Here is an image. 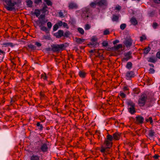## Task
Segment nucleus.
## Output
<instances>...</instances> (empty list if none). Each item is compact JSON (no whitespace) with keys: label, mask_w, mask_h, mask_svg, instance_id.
Masks as SVG:
<instances>
[{"label":"nucleus","mask_w":160,"mask_h":160,"mask_svg":"<svg viewBox=\"0 0 160 160\" xmlns=\"http://www.w3.org/2000/svg\"><path fill=\"white\" fill-rule=\"evenodd\" d=\"M112 141H108L106 139L105 140L104 145L106 147H104L103 146H102L100 150V152L103 154V155H106L108 154H110L109 149L112 147Z\"/></svg>","instance_id":"1"},{"label":"nucleus","mask_w":160,"mask_h":160,"mask_svg":"<svg viewBox=\"0 0 160 160\" xmlns=\"http://www.w3.org/2000/svg\"><path fill=\"white\" fill-rule=\"evenodd\" d=\"M6 5L5 7L9 11H12L15 9L14 6L17 4L16 2L12 0H5Z\"/></svg>","instance_id":"2"},{"label":"nucleus","mask_w":160,"mask_h":160,"mask_svg":"<svg viewBox=\"0 0 160 160\" xmlns=\"http://www.w3.org/2000/svg\"><path fill=\"white\" fill-rule=\"evenodd\" d=\"M128 109L129 112L131 114H133L136 112L135 104L132 101H130L128 102Z\"/></svg>","instance_id":"3"},{"label":"nucleus","mask_w":160,"mask_h":160,"mask_svg":"<svg viewBox=\"0 0 160 160\" xmlns=\"http://www.w3.org/2000/svg\"><path fill=\"white\" fill-rule=\"evenodd\" d=\"M64 47L63 44L60 45H51L52 50L54 52L59 51Z\"/></svg>","instance_id":"4"},{"label":"nucleus","mask_w":160,"mask_h":160,"mask_svg":"<svg viewBox=\"0 0 160 160\" xmlns=\"http://www.w3.org/2000/svg\"><path fill=\"white\" fill-rule=\"evenodd\" d=\"M147 99V96L145 94H143L141 95V98L138 101V104L140 106H143L145 104V102Z\"/></svg>","instance_id":"5"},{"label":"nucleus","mask_w":160,"mask_h":160,"mask_svg":"<svg viewBox=\"0 0 160 160\" xmlns=\"http://www.w3.org/2000/svg\"><path fill=\"white\" fill-rule=\"evenodd\" d=\"M124 56L125 57L122 59V61L124 62L127 61L132 58V52H128L125 53Z\"/></svg>","instance_id":"6"},{"label":"nucleus","mask_w":160,"mask_h":160,"mask_svg":"<svg viewBox=\"0 0 160 160\" xmlns=\"http://www.w3.org/2000/svg\"><path fill=\"white\" fill-rule=\"evenodd\" d=\"M136 119V123L138 124H142L144 120L143 118L140 116H136L135 118Z\"/></svg>","instance_id":"7"},{"label":"nucleus","mask_w":160,"mask_h":160,"mask_svg":"<svg viewBox=\"0 0 160 160\" xmlns=\"http://www.w3.org/2000/svg\"><path fill=\"white\" fill-rule=\"evenodd\" d=\"M40 156L37 154L32 153L30 157V160H40Z\"/></svg>","instance_id":"8"},{"label":"nucleus","mask_w":160,"mask_h":160,"mask_svg":"<svg viewBox=\"0 0 160 160\" xmlns=\"http://www.w3.org/2000/svg\"><path fill=\"white\" fill-rule=\"evenodd\" d=\"M123 43L126 47H129L131 46L132 43V40L131 39H128L125 40Z\"/></svg>","instance_id":"9"},{"label":"nucleus","mask_w":160,"mask_h":160,"mask_svg":"<svg viewBox=\"0 0 160 160\" xmlns=\"http://www.w3.org/2000/svg\"><path fill=\"white\" fill-rule=\"evenodd\" d=\"M134 76V73L133 71H129L127 72L126 75V78L127 79H129L133 77Z\"/></svg>","instance_id":"10"},{"label":"nucleus","mask_w":160,"mask_h":160,"mask_svg":"<svg viewBox=\"0 0 160 160\" xmlns=\"http://www.w3.org/2000/svg\"><path fill=\"white\" fill-rule=\"evenodd\" d=\"M40 149L43 152H47L48 149L47 144L45 143L42 144L41 146Z\"/></svg>","instance_id":"11"},{"label":"nucleus","mask_w":160,"mask_h":160,"mask_svg":"<svg viewBox=\"0 0 160 160\" xmlns=\"http://www.w3.org/2000/svg\"><path fill=\"white\" fill-rule=\"evenodd\" d=\"M98 5L99 6H106L107 5V3L106 0H97Z\"/></svg>","instance_id":"12"},{"label":"nucleus","mask_w":160,"mask_h":160,"mask_svg":"<svg viewBox=\"0 0 160 160\" xmlns=\"http://www.w3.org/2000/svg\"><path fill=\"white\" fill-rule=\"evenodd\" d=\"M39 27L41 30L45 32L46 33L49 32V30L46 27L43 26V25H40Z\"/></svg>","instance_id":"13"},{"label":"nucleus","mask_w":160,"mask_h":160,"mask_svg":"<svg viewBox=\"0 0 160 160\" xmlns=\"http://www.w3.org/2000/svg\"><path fill=\"white\" fill-rule=\"evenodd\" d=\"M77 5L75 3L72 2L69 4V8L70 9L77 8Z\"/></svg>","instance_id":"14"},{"label":"nucleus","mask_w":160,"mask_h":160,"mask_svg":"<svg viewBox=\"0 0 160 160\" xmlns=\"http://www.w3.org/2000/svg\"><path fill=\"white\" fill-rule=\"evenodd\" d=\"M120 133H115L113 134V139L115 140H118L120 137Z\"/></svg>","instance_id":"15"},{"label":"nucleus","mask_w":160,"mask_h":160,"mask_svg":"<svg viewBox=\"0 0 160 160\" xmlns=\"http://www.w3.org/2000/svg\"><path fill=\"white\" fill-rule=\"evenodd\" d=\"M155 134V132L154 130H149L148 132V136L149 138H152L154 135Z\"/></svg>","instance_id":"16"},{"label":"nucleus","mask_w":160,"mask_h":160,"mask_svg":"<svg viewBox=\"0 0 160 160\" xmlns=\"http://www.w3.org/2000/svg\"><path fill=\"white\" fill-rule=\"evenodd\" d=\"M48 21L47 19L44 18V19L39 20L38 23V22H37V23L38 24H40V25H43L44 23L47 22Z\"/></svg>","instance_id":"17"},{"label":"nucleus","mask_w":160,"mask_h":160,"mask_svg":"<svg viewBox=\"0 0 160 160\" xmlns=\"http://www.w3.org/2000/svg\"><path fill=\"white\" fill-rule=\"evenodd\" d=\"M130 22L133 25H136L138 23L137 20L134 18H132L130 20Z\"/></svg>","instance_id":"18"},{"label":"nucleus","mask_w":160,"mask_h":160,"mask_svg":"<svg viewBox=\"0 0 160 160\" xmlns=\"http://www.w3.org/2000/svg\"><path fill=\"white\" fill-rule=\"evenodd\" d=\"M119 18V16L113 15L112 17V20L113 22H118V21Z\"/></svg>","instance_id":"19"},{"label":"nucleus","mask_w":160,"mask_h":160,"mask_svg":"<svg viewBox=\"0 0 160 160\" xmlns=\"http://www.w3.org/2000/svg\"><path fill=\"white\" fill-rule=\"evenodd\" d=\"M75 39L76 42L77 43L79 44L82 43L83 42L85 41L84 39H81L80 38H76Z\"/></svg>","instance_id":"20"},{"label":"nucleus","mask_w":160,"mask_h":160,"mask_svg":"<svg viewBox=\"0 0 160 160\" xmlns=\"http://www.w3.org/2000/svg\"><path fill=\"white\" fill-rule=\"evenodd\" d=\"M2 45L5 46V47L10 46L11 47H12L14 46L13 43L11 42H5L3 43Z\"/></svg>","instance_id":"21"},{"label":"nucleus","mask_w":160,"mask_h":160,"mask_svg":"<svg viewBox=\"0 0 160 160\" xmlns=\"http://www.w3.org/2000/svg\"><path fill=\"white\" fill-rule=\"evenodd\" d=\"M63 31L62 30H59L58 31L57 33L58 34V38L59 37H61L63 36Z\"/></svg>","instance_id":"22"},{"label":"nucleus","mask_w":160,"mask_h":160,"mask_svg":"<svg viewBox=\"0 0 160 160\" xmlns=\"http://www.w3.org/2000/svg\"><path fill=\"white\" fill-rule=\"evenodd\" d=\"M106 139L112 142V140L113 139V137L110 135L108 134Z\"/></svg>","instance_id":"23"},{"label":"nucleus","mask_w":160,"mask_h":160,"mask_svg":"<svg viewBox=\"0 0 160 160\" xmlns=\"http://www.w3.org/2000/svg\"><path fill=\"white\" fill-rule=\"evenodd\" d=\"M79 75L81 78H84L86 74L85 72L80 71L79 72Z\"/></svg>","instance_id":"24"},{"label":"nucleus","mask_w":160,"mask_h":160,"mask_svg":"<svg viewBox=\"0 0 160 160\" xmlns=\"http://www.w3.org/2000/svg\"><path fill=\"white\" fill-rule=\"evenodd\" d=\"M34 13L37 17H38L40 14V10L39 9H35Z\"/></svg>","instance_id":"25"},{"label":"nucleus","mask_w":160,"mask_h":160,"mask_svg":"<svg viewBox=\"0 0 160 160\" xmlns=\"http://www.w3.org/2000/svg\"><path fill=\"white\" fill-rule=\"evenodd\" d=\"M98 1L96 0V1H94V2H92L90 4V5L92 7H95L96 5H98Z\"/></svg>","instance_id":"26"},{"label":"nucleus","mask_w":160,"mask_h":160,"mask_svg":"<svg viewBox=\"0 0 160 160\" xmlns=\"http://www.w3.org/2000/svg\"><path fill=\"white\" fill-rule=\"evenodd\" d=\"M132 64L131 62H128L127 63L126 67L127 68L130 69L132 68Z\"/></svg>","instance_id":"27"},{"label":"nucleus","mask_w":160,"mask_h":160,"mask_svg":"<svg viewBox=\"0 0 160 160\" xmlns=\"http://www.w3.org/2000/svg\"><path fill=\"white\" fill-rule=\"evenodd\" d=\"M148 61L149 62L153 63H155L156 62L155 58L152 57L149 58Z\"/></svg>","instance_id":"28"},{"label":"nucleus","mask_w":160,"mask_h":160,"mask_svg":"<svg viewBox=\"0 0 160 160\" xmlns=\"http://www.w3.org/2000/svg\"><path fill=\"white\" fill-rule=\"evenodd\" d=\"M28 47L32 50H34L36 49V47L31 44L28 45Z\"/></svg>","instance_id":"29"},{"label":"nucleus","mask_w":160,"mask_h":160,"mask_svg":"<svg viewBox=\"0 0 160 160\" xmlns=\"http://www.w3.org/2000/svg\"><path fill=\"white\" fill-rule=\"evenodd\" d=\"M78 32L81 34L83 35L84 33V31L83 29L81 28H78Z\"/></svg>","instance_id":"30"},{"label":"nucleus","mask_w":160,"mask_h":160,"mask_svg":"<svg viewBox=\"0 0 160 160\" xmlns=\"http://www.w3.org/2000/svg\"><path fill=\"white\" fill-rule=\"evenodd\" d=\"M37 127H39L38 129L40 130H42V129L43 126L42 124H40V122H38L37 123Z\"/></svg>","instance_id":"31"},{"label":"nucleus","mask_w":160,"mask_h":160,"mask_svg":"<svg viewBox=\"0 0 160 160\" xmlns=\"http://www.w3.org/2000/svg\"><path fill=\"white\" fill-rule=\"evenodd\" d=\"M150 48L148 47L145 48L143 50V53L145 54H147L150 51Z\"/></svg>","instance_id":"32"},{"label":"nucleus","mask_w":160,"mask_h":160,"mask_svg":"<svg viewBox=\"0 0 160 160\" xmlns=\"http://www.w3.org/2000/svg\"><path fill=\"white\" fill-rule=\"evenodd\" d=\"M122 48V45L121 44H119L117 46H115L114 47V48L116 50H118L120 48Z\"/></svg>","instance_id":"33"},{"label":"nucleus","mask_w":160,"mask_h":160,"mask_svg":"<svg viewBox=\"0 0 160 160\" xmlns=\"http://www.w3.org/2000/svg\"><path fill=\"white\" fill-rule=\"evenodd\" d=\"M50 38V37L48 35H43L42 38V40H49Z\"/></svg>","instance_id":"34"},{"label":"nucleus","mask_w":160,"mask_h":160,"mask_svg":"<svg viewBox=\"0 0 160 160\" xmlns=\"http://www.w3.org/2000/svg\"><path fill=\"white\" fill-rule=\"evenodd\" d=\"M91 26L89 24H86L85 25L84 29L85 30H87L91 28Z\"/></svg>","instance_id":"35"},{"label":"nucleus","mask_w":160,"mask_h":160,"mask_svg":"<svg viewBox=\"0 0 160 160\" xmlns=\"http://www.w3.org/2000/svg\"><path fill=\"white\" fill-rule=\"evenodd\" d=\"M98 42H90L88 44V45H91L93 47H94L97 45H98Z\"/></svg>","instance_id":"36"},{"label":"nucleus","mask_w":160,"mask_h":160,"mask_svg":"<svg viewBox=\"0 0 160 160\" xmlns=\"http://www.w3.org/2000/svg\"><path fill=\"white\" fill-rule=\"evenodd\" d=\"M27 5L29 7L32 6V2L30 0H28L27 1Z\"/></svg>","instance_id":"37"},{"label":"nucleus","mask_w":160,"mask_h":160,"mask_svg":"<svg viewBox=\"0 0 160 160\" xmlns=\"http://www.w3.org/2000/svg\"><path fill=\"white\" fill-rule=\"evenodd\" d=\"M70 32L69 31L66 32L64 33H63V36L65 37H68L70 35Z\"/></svg>","instance_id":"38"},{"label":"nucleus","mask_w":160,"mask_h":160,"mask_svg":"<svg viewBox=\"0 0 160 160\" xmlns=\"http://www.w3.org/2000/svg\"><path fill=\"white\" fill-rule=\"evenodd\" d=\"M44 1L48 6H51L52 4V3L50 0H44Z\"/></svg>","instance_id":"39"},{"label":"nucleus","mask_w":160,"mask_h":160,"mask_svg":"<svg viewBox=\"0 0 160 160\" xmlns=\"http://www.w3.org/2000/svg\"><path fill=\"white\" fill-rule=\"evenodd\" d=\"M126 25L125 23H123L120 26V28L122 30L126 28Z\"/></svg>","instance_id":"40"},{"label":"nucleus","mask_w":160,"mask_h":160,"mask_svg":"<svg viewBox=\"0 0 160 160\" xmlns=\"http://www.w3.org/2000/svg\"><path fill=\"white\" fill-rule=\"evenodd\" d=\"M91 42H97V39L95 37H93L91 39Z\"/></svg>","instance_id":"41"},{"label":"nucleus","mask_w":160,"mask_h":160,"mask_svg":"<svg viewBox=\"0 0 160 160\" xmlns=\"http://www.w3.org/2000/svg\"><path fill=\"white\" fill-rule=\"evenodd\" d=\"M146 121L147 122L150 121L151 124H152L153 122L152 118L151 117H150L148 119H146Z\"/></svg>","instance_id":"42"},{"label":"nucleus","mask_w":160,"mask_h":160,"mask_svg":"<svg viewBox=\"0 0 160 160\" xmlns=\"http://www.w3.org/2000/svg\"><path fill=\"white\" fill-rule=\"evenodd\" d=\"M102 45L104 47H107L108 45V43L107 41H104L102 43Z\"/></svg>","instance_id":"43"},{"label":"nucleus","mask_w":160,"mask_h":160,"mask_svg":"<svg viewBox=\"0 0 160 160\" xmlns=\"http://www.w3.org/2000/svg\"><path fill=\"white\" fill-rule=\"evenodd\" d=\"M47 25L49 29H50L52 27V24L50 22H48L47 23Z\"/></svg>","instance_id":"44"},{"label":"nucleus","mask_w":160,"mask_h":160,"mask_svg":"<svg viewBox=\"0 0 160 160\" xmlns=\"http://www.w3.org/2000/svg\"><path fill=\"white\" fill-rule=\"evenodd\" d=\"M158 26V24L156 22H155L153 23H152V27L154 29L156 28Z\"/></svg>","instance_id":"45"},{"label":"nucleus","mask_w":160,"mask_h":160,"mask_svg":"<svg viewBox=\"0 0 160 160\" xmlns=\"http://www.w3.org/2000/svg\"><path fill=\"white\" fill-rule=\"evenodd\" d=\"M58 28V25L57 24H55L54 25L53 27V31H56Z\"/></svg>","instance_id":"46"},{"label":"nucleus","mask_w":160,"mask_h":160,"mask_svg":"<svg viewBox=\"0 0 160 160\" xmlns=\"http://www.w3.org/2000/svg\"><path fill=\"white\" fill-rule=\"evenodd\" d=\"M146 39V38L145 35H143L140 37V40L142 42L144 40Z\"/></svg>","instance_id":"47"},{"label":"nucleus","mask_w":160,"mask_h":160,"mask_svg":"<svg viewBox=\"0 0 160 160\" xmlns=\"http://www.w3.org/2000/svg\"><path fill=\"white\" fill-rule=\"evenodd\" d=\"M44 18H45V15L43 14L41 15L40 16L38 17L39 20L44 19Z\"/></svg>","instance_id":"48"},{"label":"nucleus","mask_w":160,"mask_h":160,"mask_svg":"<svg viewBox=\"0 0 160 160\" xmlns=\"http://www.w3.org/2000/svg\"><path fill=\"white\" fill-rule=\"evenodd\" d=\"M41 78L44 80H46L47 77L46 74H42L41 75Z\"/></svg>","instance_id":"49"},{"label":"nucleus","mask_w":160,"mask_h":160,"mask_svg":"<svg viewBox=\"0 0 160 160\" xmlns=\"http://www.w3.org/2000/svg\"><path fill=\"white\" fill-rule=\"evenodd\" d=\"M109 34V31L108 30H106L104 31L103 34L104 35H107Z\"/></svg>","instance_id":"50"},{"label":"nucleus","mask_w":160,"mask_h":160,"mask_svg":"<svg viewBox=\"0 0 160 160\" xmlns=\"http://www.w3.org/2000/svg\"><path fill=\"white\" fill-rule=\"evenodd\" d=\"M119 95L122 98H124L126 96V95L124 93L121 92H120Z\"/></svg>","instance_id":"51"},{"label":"nucleus","mask_w":160,"mask_h":160,"mask_svg":"<svg viewBox=\"0 0 160 160\" xmlns=\"http://www.w3.org/2000/svg\"><path fill=\"white\" fill-rule=\"evenodd\" d=\"M155 72L154 70L152 68H150L149 70V72L151 73H153Z\"/></svg>","instance_id":"52"},{"label":"nucleus","mask_w":160,"mask_h":160,"mask_svg":"<svg viewBox=\"0 0 160 160\" xmlns=\"http://www.w3.org/2000/svg\"><path fill=\"white\" fill-rule=\"evenodd\" d=\"M59 16L60 17H64L63 12L62 11H60L59 12Z\"/></svg>","instance_id":"53"},{"label":"nucleus","mask_w":160,"mask_h":160,"mask_svg":"<svg viewBox=\"0 0 160 160\" xmlns=\"http://www.w3.org/2000/svg\"><path fill=\"white\" fill-rule=\"evenodd\" d=\"M119 42V41L118 40H116L113 41V44L115 45L116 44L118 43Z\"/></svg>","instance_id":"54"},{"label":"nucleus","mask_w":160,"mask_h":160,"mask_svg":"<svg viewBox=\"0 0 160 160\" xmlns=\"http://www.w3.org/2000/svg\"><path fill=\"white\" fill-rule=\"evenodd\" d=\"M35 44L38 47H40L42 45L40 43H39L38 42H35Z\"/></svg>","instance_id":"55"},{"label":"nucleus","mask_w":160,"mask_h":160,"mask_svg":"<svg viewBox=\"0 0 160 160\" xmlns=\"http://www.w3.org/2000/svg\"><path fill=\"white\" fill-rule=\"evenodd\" d=\"M157 58L160 59V51L158 52L156 54Z\"/></svg>","instance_id":"56"},{"label":"nucleus","mask_w":160,"mask_h":160,"mask_svg":"<svg viewBox=\"0 0 160 160\" xmlns=\"http://www.w3.org/2000/svg\"><path fill=\"white\" fill-rule=\"evenodd\" d=\"M63 23L61 21H59L58 23V24H57L58 26H61L62 25Z\"/></svg>","instance_id":"57"},{"label":"nucleus","mask_w":160,"mask_h":160,"mask_svg":"<svg viewBox=\"0 0 160 160\" xmlns=\"http://www.w3.org/2000/svg\"><path fill=\"white\" fill-rule=\"evenodd\" d=\"M160 156L157 154H155L153 156V158L155 159H157Z\"/></svg>","instance_id":"58"},{"label":"nucleus","mask_w":160,"mask_h":160,"mask_svg":"<svg viewBox=\"0 0 160 160\" xmlns=\"http://www.w3.org/2000/svg\"><path fill=\"white\" fill-rule=\"evenodd\" d=\"M121 7L120 6H117L115 8V9L116 10H119L121 9Z\"/></svg>","instance_id":"59"},{"label":"nucleus","mask_w":160,"mask_h":160,"mask_svg":"<svg viewBox=\"0 0 160 160\" xmlns=\"http://www.w3.org/2000/svg\"><path fill=\"white\" fill-rule=\"evenodd\" d=\"M42 2V0H35V2L36 3H39Z\"/></svg>","instance_id":"60"},{"label":"nucleus","mask_w":160,"mask_h":160,"mask_svg":"<svg viewBox=\"0 0 160 160\" xmlns=\"http://www.w3.org/2000/svg\"><path fill=\"white\" fill-rule=\"evenodd\" d=\"M45 50L47 51H50L52 50V49L50 48H45Z\"/></svg>","instance_id":"61"},{"label":"nucleus","mask_w":160,"mask_h":160,"mask_svg":"<svg viewBox=\"0 0 160 160\" xmlns=\"http://www.w3.org/2000/svg\"><path fill=\"white\" fill-rule=\"evenodd\" d=\"M154 1L155 3H160V0H154Z\"/></svg>","instance_id":"62"},{"label":"nucleus","mask_w":160,"mask_h":160,"mask_svg":"<svg viewBox=\"0 0 160 160\" xmlns=\"http://www.w3.org/2000/svg\"><path fill=\"white\" fill-rule=\"evenodd\" d=\"M47 8V7L46 6H44V7L42 9V11H43L44 12H45L46 11V8Z\"/></svg>","instance_id":"63"},{"label":"nucleus","mask_w":160,"mask_h":160,"mask_svg":"<svg viewBox=\"0 0 160 160\" xmlns=\"http://www.w3.org/2000/svg\"><path fill=\"white\" fill-rule=\"evenodd\" d=\"M5 53V52L4 51H2L0 49V54H4Z\"/></svg>","instance_id":"64"}]
</instances>
